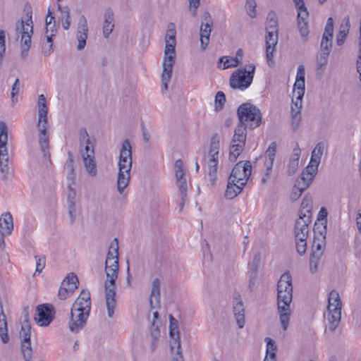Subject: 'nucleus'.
Listing matches in <instances>:
<instances>
[{
  "label": "nucleus",
  "mask_w": 361,
  "mask_h": 361,
  "mask_svg": "<svg viewBox=\"0 0 361 361\" xmlns=\"http://www.w3.org/2000/svg\"><path fill=\"white\" fill-rule=\"evenodd\" d=\"M176 31L175 29V25L173 23H170L168 25L167 32L165 37V42H176Z\"/></svg>",
  "instance_id": "obj_51"
},
{
  "label": "nucleus",
  "mask_w": 361,
  "mask_h": 361,
  "mask_svg": "<svg viewBox=\"0 0 361 361\" xmlns=\"http://www.w3.org/2000/svg\"><path fill=\"white\" fill-rule=\"evenodd\" d=\"M226 102V96L223 92H218L215 97V109L216 111H220L223 109L224 105Z\"/></svg>",
  "instance_id": "obj_48"
},
{
  "label": "nucleus",
  "mask_w": 361,
  "mask_h": 361,
  "mask_svg": "<svg viewBox=\"0 0 361 361\" xmlns=\"http://www.w3.org/2000/svg\"><path fill=\"white\" fill-rule=\"evenodd\" d=\"M87 20L84 16H82L78 22V31L77 39L78 41V49L82 50L86 45V39L87 37Z\"/></svg>",
  "instance_id": "obj_21"
},
{
  "label": "nucleus",
  "mask_w": 361,
  "mask_h": 361,
  "mask_svg": "<svg viewBox=\"0 0 361 361\" xmlns=\"http://www.w3.org/2000/svg\"><path fill=\"white\" fill-rule=\"evenodd\" d=\"M278 32H266V56L269 64H270V62H272L273 53L275 50V46L278 42Z\"/></svg>",
  "instance_id": "obj_20"
},
{
  "label": "nucleus",
  "mask_w": 361,
  "mask_h": 361,
  "mask_svg": "<svg viewBox=\"0 0 361 361\" xmlns=\"http://www.w3.org/2000/svg\"><path fill=\"white\" fill-rule=\"evenodd\" d=\"M309 16V12L307 11V7L305 9L298 10V22H307V19Z\"/></svg>",
  "instance_id": "obj_61"
},
{
  "label": "nucleus",
  "mask_w": 361,
  "mask_h": 361,
  "mask_svg": "<svg viewBox=\"0 0 361 361\" xmlns=\"http://www.w3.org/2000/svg\"><path fill=\"white\" fill-rule=\"evenodd\" d=\"M109 250L107 253L105 265H108L111 261L118 259V242L117 238H114L110 245Z\"/></svg>",
  "instance_id": "obj_32"
},
{
  "label": "nucleus",
  "mask_w": 361,
  "mask_h": 361,
  "mask_svg": "<svg viewBox=\"0 0 361 361\" xmlns=\"http://www.w3.org/2000/svg\"><path fill=\"white\" fill-rule=\"evenodd\" d=\"M310 222V215L306 213H300V218L295 224V241H306L308 236V224Z\"/></svg>",
  "instance_id": "obj_13"
},
{
  "label": "nucleus",
  "mask_w": 361,
  "mask_h": 361,
  "mask_svg": "<svg viewBox=\"0 0 361 361\" xmlns=\"http://www.w3.org/2000/svg\"><path fill=\"white\" fill-rule=\"evenodd\" d=\"M322 256V252H317L314 250L312 251L310 259V269L312 274H314L318 270V265L320 259Z\"/></svg>",
  "instance_id": "obj_37"
},
{
  "label": "nucleus",
  "mask_w": 361,
  "mask_h": 361,
  "mask_svg": "<svg viewBox=\"0 0 361 361\" xmlns=\"http://www.w3.org/2000/svg\"><path fill=\"white\" fill-rule=\"evenodd\" d=\"M151 335L152 337L154 339V342L152 343L153 346L155 345V341L160 336V331L157 325H155V321H153L151 326Z\"/></svg>",
  "instance_id": "obj_60"
},
{
  "label": "nucleus",
  "mask_w": 361,
  "mask_h": 361,
  "mask_svg": "<svg viewBox=\"0 0 361 361\" xmlns=\"http://www.w3.org/2000/svg\"><path fill=\"white\" fill-rule=\"evenodd\" d=\"M132 164L131 144L129 140H126L122 144L119 154L117 189L120 194L123 193L124 189L129 184Z\"/></svg>",
  "instance_id": "obj_3"
},
{
  "label": "nucleus",
  "mask_w": 361,
  "mask_h": 361,
  "mask_svg": "<svg viewBox=\"0 0 361 361\" xmlns=\"http://www.w3.org/2000/svg\"><path fill=\"white\" fill-rule=\"evenodd\" d=\"M312 181H309L308 178L300 175V178H298L296 180V183L295 184V190H299L303 192L305 190H306Z\"/></svg>",
  "instance_id": "obj_45"
},
{
  "label": "nucleus",
  "mask_w": 361,
  "mask_h": 361,
  "mask_svg": "<svg viewBox=\"0 0 361 361\" xmlns=\"http://www.w3.org/2000/svg\"><path fill=\"white\" fill-rule=\"evenodd\" d=\"M27 19L26 20V31L23 32L20 39L21 53L20 56L22 59H25L28 54V51L31 46V37L33 34V25L32 20V12H27L26 13Z\"/></svg>",
  "instance_id": "obj_10"
},
{
  "label": "nucleus",
  "mask_w": 361,
  "mask_h": 361,
  "mask_svg": "<svg viewBox=\"0 0 361 361\" xmlns=\"http://www.w3.org/2000/svg\"><path fill=\"white\" fill-rule=\"evenodd\" d=\"M80 144L83 142H85V144H87V145L90 144V140L89 137V135L85 128H81L80 130Z\"/></svg>",
  "instance_id": "obj_64"
},
{
  "label": "nucleus",
  "mask_w": 361,
  "mask_h": 361,
  "mask_svg": "<svg viewBox=\"0 0 361 361\" xmlns=\"http://www.w3.org/2000/svg\"><path fill=\"white\" fill-rule=\"evenodd\" d=\"M45 35L47 37V42L50 43V44L49 45L48 49L43 48L44 49L43 53L45 56H49L54 51V49H53V37L56 35L49 34V33L45 32Z\"/></svg>",
  "instance_id": "obj_53"
},
{
  "label": "nucleus",
  "mask_w": 361,
  "mask_h": 361,
  "mask_svg": "<svg viewBox=\"0 0 361 361\" xmlns=\"http://www.w3.org/2000/svg\"><path fill=\"white\" fill-rule=\"evenodd\" d=\"M75 197H76V191L74 188L71 187V185H68V192L67 195V204L68 205H75Z\"/></svg>",
  "instance_id": "obj_55"
},
{
  "label": "nucleus",
  "mask_w": 361,
  "mask_h": 361,
  "mask_svg": "<svg viewBox=\"0 0 361 361\" xmlns=\"http://www.w3.org/2000/svg\"><path fill=\"white\" fill-rule=\"evenodd\" d=\"M329 56V55H327L325 53L320 52L317 56V71L319 72L320 74L323 73L326 68V66L327 65Z\"/></svg>",
  "instance_id": "obj_39"
},
{
  "label": "nucleus",
  "mask_w": 361,
  "mask_h": 361,
  "mask_svg": "<svg viewBox=\"0 0 361 361\" xmlns=\"http://www.w3.org/2000/svg\"><path fill=\"white\" fill-rule=\"evenodd\" d=\"M266 32H279L278 18L274 11L268 13L266 20Z\"/></svg>",
  "instance_id": "obj_29"
},
{
  "label": "nucleus",
  "mask_w": 361,
  "mask_h": 361,
  "mask_svg": "<svg viewBox=\"0 0 361 361\" xmlns=\"http://www.w3.org/2000/svg\"><path fill=\"white\" fill-rule=\"evenodd\" d=\"M78 279L74 273L68 274L61 283L58 296L60 300H65L78 288Z\"/></svg>",
  "instance_id": "obj_11"
},
{
  "label": "nucleus",
  "mask_w": 361,
  "mask_h": 361,
  "mask_svg": "<svg viewBox=\"0 0 361 361\" xmlns=\"http://www.w3.org/2000/svg\"><path fill=\"white\" fill-rule=\"evenodd\" d=\"M245 143H236L232 142L229 153V160L231 161H235L238 157L240 154L243 149Z\"/></svg>",
  "instance_id": "obj_38"
},
{
  "label": "nucleus",
  "mask_w": 361,
  "mask_h": 361,
  "mask_svg": "<svg viewBox=\"0 0 361 361\" xmlns=\"http://www.w3.org/2000/svg\"><path fill=\"white\" fill-rule=\"evenodd\" d=\"M345 24L341 25V30L336 38V44L338 46H341L345 42V38L349 32L350 27L349 18L347 17L344 19Z\"/></svg>",
  "instance_id": "obj_31"
},
{
  "label": "nucleus",
  "mask_w": 361,
  "mask_h": 361,
  "mask_svg": "<svg viewBox=\"0 0 361 361\" xmlns=\"http://www.w3.org/2000/svg\"><path fill=\"white\" fill-rule=\"evenodd\" d=\"M220 141L217 133L214 134L210 140L209 149L203 159L207 166L208 175L210 183L214 185L217 179V166L219 157Z\"/></svg>",
  "instance_id": "obj_5"
},
{
  "label": "nucleus",
  "mask_w": 361,
  "mask_h": 361,
  "mask_svg": "<svg viewBox=\"0 0 361 361\" xmlns=\"http://www.w3.org/2000/svg\"><path fill=\"white\" fill-rule=\"evenodd\" d=\"M176 42H165L164 56L163 66L173 68L176 61Z\"/></svg>",
  "instance_id": "obj_19"
},
{
  "label": "nucleus",
  "mask_w": 361,
  "mask_h": 361,
  "mask_svg": "<svg viewBox=\"0 0 361 361\" xmlns=\"http://www.w3.org/2000/svg\"><path fill=\"white\" fill-rule=\"evenodd\" d=\"M301 113H291V125L293 130H296L301 121Z\"/></svg>",
  "instance_id": "obj_56"
},
{
  "label": "nucleus",
  "mask_w": 361,
  "mask_h": 361,
  "mask_svg": "<svg viewBox=\"0 0 361 361\" xmlns=\"http://www.w3.org/2000/svg\"><path fill=\"white\" fill-rule=\"evenodd\" d=\"M332 48V39L330 38L327 39L326 37H322L320 44V53H325L329 55Z\"/></svg>",
  "instance_id": "obj_46"
},
{
  "label": "nucleus",
  "mask_w": 361,
  "mask_h": 361,
  "mask_svg": "<svg viewBox=\"0 0 361 361\" xmlns=\"http://www.w3.org/2000/svg\"><path fill=\"white\" fill-rule=\"evenodd\" d=\"M319 165L316 163H312L310 160L309 164L302 171L301 176L308 178L309 181H312L317 173Z\"/></svg>",
  "instance_id": "obj_34"
},
{
  "label": "nucleus",
  "mask_w": 361,
  "mask_h": 361,
  "mask_svg": "<svg viewBox=\"0 0 361 361\" xmlns=\"http://www.w3.org/2000/svg\"><path fill=\"white\" fill-rule=\"evenodd\" d=\"M0 171L2 175V180L6 181L9 173L8 161H0Z\"/></svg>",
  "instance_id": "obj_54"
},
{
  "label": "nucleus",
  "mask_w": 361,
  "mask_h": 361,
  "mask_svg": "<svg viewBox=\"0 0 361 361\" xmlns=\"http://www.w3.org/2000/svg\"><path fill=\"white\" fill-rule=\"evenodd\" d=\"M324 143L322 142H318L315 147L314 148L313 151L312 152V156H311V162L312 163H316L317 164H320L321 159L324 152Z\"/></svg>",
  "instance_id": "obj_35"
},
{
  "label": "nucleus",
  "mask_w": 361,
  "mask_h": 361,
  "mask_svg": "<svg viewBox=\"0 0 361 361\" xmlns=\"http://www.w3.org/2000/svg\"><path fill=\"white\" fill-rule=\"evenodd\" d=\"M334 32V21L331 17L329 18L324 28L322 37H326L327 39L330 38L332 39Z\"/></svg>",
  "instance_id": "obj_49"
},
{
  "label": "nucleus",
  "mask_w": 361,
  "mask_h": 361,
  "mask_svg": "<svg viewBox=\"0 0 361 361\" xmlns=\"http://www.w3.org/2000/svg\"><path fill=\"white\" fill-rule=\"evenodd\" d=\"M298 27L301 37H302L305 41H307L309 34L307 22H298Z\"/></svg>",
  "instance_id": "obj_52"
},
{
  "label": "nucleus",
  "mask_w": 361,
  "mask_h": 361,
  "mask_svg": "<svg viewBox=\"0 0 361 361\" xmlns=\"http://www.w3.org/2000/svg\"><path fill=\"white\" fill-rule=\"evenodd\" d=\"M247 67L248 70L246 68H240L232 73L229 83L233 89L244 90L250 87L253 80L255 66L250 64Z\"/></svg>",
  "instance_id": "obj_7"
},
{
  "label": "nucleus",
  "mask_w": 361,
  "mask_h": 361,
  "mask_svg": "<svg viewBox=\"0 0 361 361\" xmlns=\"http://www.w3.org/2000/svg\"><path fill=\"white\" fill-rule=\"evenodd\" d=\"M20 90V80L18 78H16L14 84L12 86V91H11V98H12V101L13 102L15 101V96L19 93Z\"/></svg>",
  "instance_id": "obj_63"
},
{
  "label": "nucleus",
  "mask_w": 361,
  "mask_h": 361,
  "mask_svg": "<svg viewBox=\"0 0 361 361\" xmlns=\"http://www.w3.org/2000/svg\"><path fill=\"white\" fill-rule=\"evenodd\" d=\"M173 68L163 66V72L161 74V82L164 90H168V83L172 75Z\"/></svg>",
  "instance_id": "obj_43"
},
{
  "label": "nucleus",
  "mask_w": 361,
  "mask_h": 361,
  "mask_svg": "<svg viewBox=\"0 0 361 361\" xmlns=\"http://www.w3.org/2000/svg\"><path fill=\"white\" fill-rule=\"evenodd\" d=\"M324 318L326 321V326L330 331L333 332L340 323L341 310L336 307L331 310L327 309V312L324 314Z\"/></svg>",
  "instance_id": "obj_17"
},
{
  "label": "nucleus",
  "mask_w": 361,
  "mask_h": 361,
  "mask_svg": "<svg viewBox=\"0 0 361 361\" xmlns=\"http://www.w3.org/2000/svg\"><path fill=\"white\" fill-rule=\"evenodd\" d=\"M295 246L297 252L300 255H302L305 253L307 249L306 241H295Z\"/></svg>",
  "instance_id": "obj_62"
},
{
  "label": "nucleus",
  "mask_w": 361,
  "mask_h": 361,
  "mask_svg": "<svg viewBox=\"0 0 361 361\" xmlns=\"http://www.w3.org/2000/svg\"><path fill=\"white\" fill-rule=\"evenodd\" d=\"M89 314V312L82 311H75V313H73V310H71V317L68 322L71 331L78 333L83 329Z\"/></svg>",
  "instance_id": "obj_15"
},
{
  "label": "nucleus",
  "mask_w": 361,
  "mask_h": 361,
  "mask_svg": "<svg viewBox=\"0 0 361 361\" xmlns=\"http://www.w3.org/2000/svg\"><path fill=\"white\" fill-rule=\"evenodd\" d=\"M169 335L174 340V345H177V348L180 349L178 321L169 324Z\"/></svg>",
  "instance_id": "obj_36"
},
{
  "label": "nucleus",
  "mask_w": 361,
  "mask_h": 361,
  "mask_svg": "<svg viewBox=\"0 0 361 361\" xmlns=\"http://www.w3.org/2000/svg\"><path fill=\"white\" fill-rule=\"evenodd\" d=\"M8 128L5 122L0 121V154H8Z\"/></svg>",
  "instance_id": "obj_28"
},
{
  "label": "nucleus",
  "mask_w": 361,
  "mask_h": 361,
  "mask_svg": "<svg viewBox=\"0 0 361 361\" xmlns=\"http://www.w3.org/2000/svg\"><path fill=\"white\" fill-rule=\"evenodd\" d=\"M82 157L83 160L84 165L85 166L86 170L91 176H96L97 175V168H96V163L94 161V149L92 148L90 152V155L85 154L84 152L82 150Z\"/></svg>",
  "instance_id": "obj_24"
},
{
  "label": "nucleus",
  "mask_w": 361,
  "mask_h": 361,
  "mask_svg": "<svg viewBox=\"0 0 361 361\" xmlns=\"http://www.w3.org/2000/svg\"><path fill=\"white\" fill-rule=\"evenodd\" d=\"M175 176L176 179V185L178 188L180 196L183 198L188 195V183L183 169V162L181 159L176 161L174 164Z\"/></svg>",
  "instance_id": "obj_12"
},
{
  "label": "nucleus",
  "mask_w": 361,
  "mask_h": 361,
  "mask_svg": "<svg viewBox=\"0 0 361 361\" xmlns=\"http://www.w3.org/2000/svg\"><path fill=\"white\" fill-rule=\"evenodd\" d=\"M13 230V217L11 213L6 212L0 217V233L2 235H10Z\"/></svg>",
  "instance_id": "obj_22"
},
{
  "label": "nucleus",
  "mask_w": 361,
  "mask_h": 361,
  "mask_svg": "<svg viewBox=\"0 0 361 361\" xmlns=\"http://www.w3.org/2000/svg\"><path fill=\"white\" fill-rule=\"evenodd\" d=\"M233 311L238 327L242 329L245 325V308L241 296L238 293L233 296Z\"/></svg>",
  "instance_id": "obj_16"
},
{
  "label": "nucleus",
  "mask_w": 361,
  "mask_h": 361,
  "mask_svg": "<svg viewBox=\"0 0 361 361\" xmlns=\"http://www.w3.org/2000/svg\"><path fill=\"white\" fill-rule=\"evenodd\" d=\"M237 116L239 121L250 130L257 128L262 123L260 110L250 103L240 105L237 109Z\"/></svg>",
  "instance_id": "obj_6"
},
{
  "label": "nucleus",
  "mask_w": 361,
  "mask_h": 361,
  "mask_svg": "<svg viewBox=\"0 0 361 361\" xmlns=\"http://www.w3.org/2000/svg\"><path fill=\"white\" fill-rule=\"evenodd\" d=\"M252 165L250 161L238 162L233 168L228 177L225 192L227 199H233L240 194L251 175Z\"/></svg>",
  "instance_id": "obj_2"
},
{
  "label": "nucleus",
  "mask_w": 361,
  "mask_h": 361,
  "mask_svg": "<svg viewBox=\"0 0 361 361\" xmlns=\"http://www.w3.org/2000/svg\"><path fill=\"white\" fill-rule=\"evenodd\" d=\"M118 259L114 260L113 264L106 265V281L104 283L105 300L109 317L111 318L114 314L116 305V281L118 278Z\"/></svg>",
  "instance_id": "obj_4"
},
{
  "label": "nucleus",
  "mask_w": 361,
  "mask_h": 361,
  "mask_svg": "<svg viewBox=\"0 0 361 361\" xmlns=\"http://www.w3.org/2000/svg\"><path fill=\"white\" fill-rule=\"evenodd\" d=\"M293 97H295V100L292 99L291 113H301L302 99H298V95H293Z\"/></svg>",
  "instance_id": "obj_57"
},
{
  "label": "nucleus",
  "mask_w": 361,
  "mask_h": 361,
  "mask_svg": "<svg viewBox=\"0 0 361 361\" xmlns=\"http://www.w3.org/2000/svg\"><path fill=\"white\" fill-rule=\"evenodd\" d=\"M339 308L341 310L342 302L338 293L336 290H331L329 295L327 309Z\"/></svg>",
  "instance_id": "obj_33"
},
{
  "label": "nucleus",
  "mask_w": 361,
  "mask_h": 361,
  "mask_svg": "<svg viewBox=\"0 0 361 361\" xmlns=\"http://www.w3.org/2000/svg\"><path fill=\"white\" fill-rule=\"evenodd\" d=\"M31 325L28 321V314L26 313L25 321L20 331L21 338V353L25 361H32V349L30 341Z\"/></svg>",
  "instance_id": "obj_8"
},
{
  "label": "nucleus",
  "mask_w": 361,
  "mask_h": 361,
  "mask_svg": "<svg viewBox=\"0 0 361 361\" xmlns=\"http://www.w3.org/2000/svg\"><path fill=\"white\" fill-rule=\"evenodd\" d=\"M160 286V280L159 279H154L152 283L151 293L149 300L150 309L152 310L161 307Z\"/></svg>",
  "instance_id": "obj_18"
},
{
  "label": "nucleus",
  "mask_w": 361,
  "mask_h": 361,
  "mask_svg": "<svg viewBox=\"0 0 361 361\" xmlns=\"http://www.w3.org/2000/svg\"><path fill=\"white\" fill-rule=\"evenodd\" d=\"M38 106V122L47 123L48 121L47 113L48 108L47 106L46 98L44 94H40L38 97L37 101Z\"/></svg>",
  "instance_id": "obj_27"
},
{
  "label": "nucleus",
  "mask_w": 361,
  "mask_h": 361,
  "mask_svg": "<svg viewBox=\"0 0 361 361\" xmlns=\"http://www.w3.org/2000/svg\"><path fill=\"white\" fill-rule=\"evenodd\" d=\"M212 25L201 23L200 29V44L202 50L206 49L209 43V37L212 32Z\"/></svg>",
  "instance_id": "obj_26"
},
{
  "label": "nucleus",
  "mask_w": 361,
  "mask_h": 361,
  "mask_svg": "<svg viewBox=\"0 0 361 361\" xmlns=\"http://www.w3.org/2000/svg\"><path fill=\"white\" fill-rule=\"evenodd\" d=\"M247 128V126H245L239 121L238 125L235 129L232 142H238L240 143H245Z\"/></svg>",
  "instance_id": "obj_30"
},
{
  "label": "nucleus",
  "mask_w": 361,
  "mask_h": 361,
  "mask_svg": "<svg viewBox=\"0 0 361 361\" xmlns=\"http://www.w3.org/2000/svg\"><path fill=\"white\" fill-rule=\"evenodd\" d=\"M66 168L68 170L67 178L71 180L75 178L73 159L67 160L66 163Z\"/></svg>",
  "instance_id": "obj_58"
},
{
  "label": "nucleus",
  "mask_w": 361,
  "mask_h": 361,
  "mask_svg": "<svg viewBox=\"0 0 361 361\" xmlns=\"http://www.w3.org/2000/svg\"><path fill=\"white\" fill-rule=\"evenodd\" d=\"M299 162L293 160H289L287 169V173L288 176H293L298 170Z\"/></svg>",
  "instance_id": "obj_59"
},
{
  "label": "nucleus",
  "mask_w": 361,
  "mask_h": 361,
  "mask_svg": "<svg viewBox=\"0 0 361 361\" xmlns=\"http://www.w3.org/2000/svg\"><path fill=\"white\" fill-rule=\"evenodd\" d=\"M6 53L5 32L0 30V70L3 66V59Z\"/></svg>",
  "instance_id": "obj_50"
},
{
  "label": "nucleus",
  "mask_w": 361,
  "mask_h": 361,
  "mask_svg": "<svg viewBox=\"0 0 361 361\" xmlns=\"http://www.w3.org/2000/svg\"><path fill=\"white\" fill-rule=\"evenodd\" d=\"M256 6H257V3H256L255 0H246L245 7L247 13L252 18H254L256 17V14H257L256 13Z\"/></svg>",
  "instance_id": "obj_47"
},
{
  "label": "nucleus",
  "mask_w": 361,
  "mask_h": 361,
  "mask_svg": "<svg viewBox=\"0 0 361 361\" xmlns=\"http://www.w3.org/2000/svg\"><path fill=\"white\" fill-rule=\"evenodd\" d=\"M80 301H85V305L87 307V310H91V300H90V293L89 291L83 290L80 293V295L75 300V306H77Z\"/></svg>",
  "instance_id": "obj_44"
},
{
  "label": "nucleus",
  "mask_w": 361,
  "mask_h": 361,
  "mask_svg": "<svg viewBox=\"0 0 361 361\" xmlns=\"http://www.w3.org/2000/svg\"><path fill=\"white\" fill-rule=\"evenodd\" d=\"M55 308L50 304L39 305L36 309L35 320L41 326H47L54 318Z\"/></svg>",
  "instance_id": "obj_9"
},
{
  "label": "nucleus",
  "mask_w": 361,
  "mask_h": 361,
  "mask_svg": "<svg viewBox=\"0 0 361 361\" xmlns=\"http://www.w3.org/2000/svg\"><path fill=\"white\" fill-rule=\"evenodd\" d=\"M39 134V145L40 147V149L43 153V155L44 158H50V153H49V135L47 134V129L49 128L48 121L47 123L43 122H37V125Z\"/></svg>",
  "instance_id": "obj_14"
},
{
  "label": "nucleus",
  "mask_w": 361,
  "mask_h": 361,
  "mask_svg": "<svg viewBox=\"0 0 361 361\" xmlns=\"http://www.w3.org/2000/svg\"><path fill=\"white\" fill-rule=\"evenodd\" d=\"M114 27V13L111 8H108L104 14V21L103 24V35L108 38Z\"/></svg>",
  "instance_id": "obj_25"
},
{
  "label": "nucleus",
  "mask_w": 361,
  "mask_h": 361,
  "mask_svg": "<svg viewBox=\"0 0 361 361\" xmlns=\"http://www.w3.org/2000/svg\"><path fill=\"white\" fill-rule=\"evenodd\" d=\"M276 142H272L266 151V160L264 161V166L266 168V176H270L273 167L274 160L275 159L276 152Z\"/></svg>",
  "instance_id": "obj_23"
},
{
  "label": "nucleus",
  "mask_w": 361,
  "mask_h": 361,
  "mask_svg": "<svg viewBox=\"0 0 361 361\" xmlns=\"http://www.w3.org/2000/svg\"><path fill=\"white\" fill-rule=\"evenodd\" d=\"M293 299L292 277L289 273L282 274L277 283V306L281 326L286 331L291 314L290 302Z\"/></svg>",
  "instance_id": "obj_1"
},
{
  "label": "nucleus",
  "mask_w": 361,
  "mask_h": 361,
  "mask_svg": "<svg viewBox=\"0 0 361 361\" xmlns=\"http://www.w3.org/2000/svg\"><path fill=\"white\" fill-rule=\"evenodd\" d=\"M0 337L4 343H7L9 341L6 316L4 318L0 317Z\"/></svg>",
  "instance_id": "obj_42"
},
{
  "label": "nucleus",
  "mask_w": 361,
  "mask_h": 361,
  "mask_svg": "<svg viewBox=\"0 0 361 361\" xmlns=\"http://www.w3.org/2000/svg\"><path fill=\"white\" fill-rule=\"evenodd\" d=\"M305 94V80L296 79L293 85V95H298V99H302Z\"/></svg>",
  "instance_id": "obj_41"
},
{
  "label": "nucleus",
  "mask_w": 361,
  "mask_h": 361,
  "mask_svg": "<svg viewBox=\"0 0 361 361\" xmlns=\"http://www.w3.org/2000/svg\"><path fill=\"white\" fill-rule=\"evenodd\" d=\"M243 56V52L242 49H238L236 51L235 57L232 59V61L234 63H228L229 59H226L224 61V68L223 69H226L231 67H236L241 63V59Z\"/></svg>",
  "instance_id": "obj_40"
}]
</instances>
